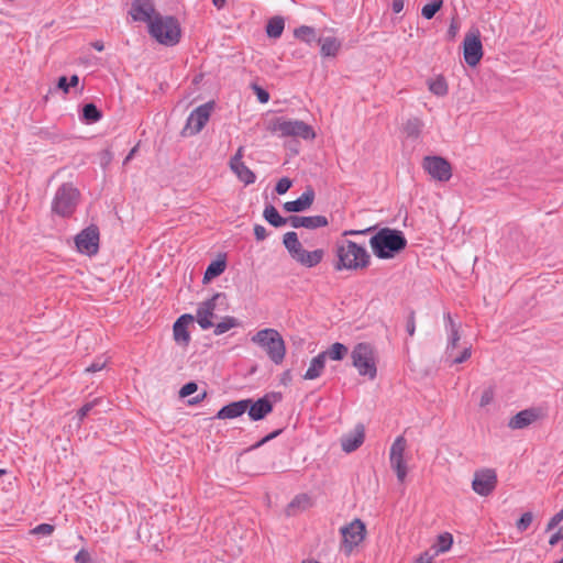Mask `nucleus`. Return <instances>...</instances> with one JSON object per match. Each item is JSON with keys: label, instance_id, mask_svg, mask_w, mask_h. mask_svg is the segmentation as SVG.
<instances>
[{"label": "nucleus", "instance_id": "4be33fe9", "mask_svg": "<svg viewBox=\"0 0 563 563\" xmlns=\"http://www.w3.org/2000/svg\"><path fill=\"white\" fill-rule=\"evenodd\" d=\"M289 224L294 229L306 228V229H318L329 224L327 217L324 216H290L288 217Z\"/></svg>", "mask_w": 563, "mask_h": 563}, {"label": "nucleus", "instance_id": "338daca9", "mask_svg": "<svg viewBox=\"0 0 563 563\" xmlns=\"http://www.w3.org/2000/svg\"><path fill=\"white\" fill-rule=\"evenodd\" d=\"M136 151H137V146H134V147L129 152V154L126 155V157L124 158V161H123V165H126V164H128V163L133 158V156L135 155Z\"/></svg>", "mask_w": 563, "mask_h": 563}, {"label": "nucleus", "instance_id": "a18cd8bd", "mask_svg": "<svg viewBox=\"0 0 563 563\" xmlns=\"http://www.w3.org/2000/svg\"><path fill=\"white\" fill-rule=\"evenodd\" d=\"M251 88L253 89V91L255 92L256 97H257V100L261 102V103H267L268 100H269V93L267 90H265L264 88L260 87L257 84H252L251 85Z\"/></svg>", "mask_w": 563, "mask_h": 563}, {"label": "nucleus", "instance_id": "9d476101", "mask_svg": "<svg viewBox=\"0 0 563 563\" xmlns=\"http://www.w3.org/2000/svg\"><path fill=\"white\" fill-rule=\"evenodd\" d=\"M213 108L214 101H208L192 110L181 134L184 136L198 134L209 121Z\"/></svg>", "mask_w": 563, "mask_h": 563}, {"label": "nucleus", "instance_id": "aec40b11", "mask_svg": "<svg viewBox=\"0 0 563 563\" xmlns=\"http://www.w3.org/2000/svg\"><path fill=\"white\" fill-rule=\"evenodd\" d=\"M155 13L152 0H132L130 14L134 21L147 22L153 21Z\"/></svg>", "mask_w": 563, "mask_h": 563}, {"label": "nucleus", "instance_id": "2eb2a0df", "mask_svg": "<svg viewBox=\"0 0 563 563\" xmlns=\"http://www.w3.org/2000/svg\"><path fill=\"white\" fill-rule=\"evenodd\" d=\"M497 483V473L494 468H481L474 473L472 488L477 495L487 497L495 490Z\"/></svg>", "mask_w": 563, "mask_h": 563}, {"label": "nucleus", "instance_id": "58836bf2", "mask_svg": "<svg viewBox=\"0 0 563 563\" xmlns=\"http://www.w3.org/2000/svg\"><path fill=\"white\" fill-rule=\"evenodd\" d=\"M453 543V537L451 533L445 532L438 537L437 543H435V554L444 553L449 551Z\"/></svg>", "mask_w": 563, "mask_h": 563}, {"label": "nucleus", "instance_id": "09e8293b", "mask_svg": "<svg viewBox=\"0 0 563 563\" xmlns=\"http://www.w3.org/2000/svg\"><path fill=\"white\" fill-rule=\"evenodd\" d=\"M107 365V360L99 357L95 360L87 368L86 372L96 373L103 369Z\"/></svg>", "mask_w": 563, "mask_h": 563}, {"label": "nucleus", "instance_id": "5701e85b", "mask_svg": "<svg viewBox=\"0 0 563 563\" xmlns=\"http://www.w3.org/2000/svg\"><path fill=\"white\" fill-rule=\"evenodd\" d=\"M364 439H365L364 426L357 424L352 432L344 434L341 438L342 450L346 453H351V452L355 451L356 449H358L363 444Z\"/></svg>", "mask_w": 563, "mask_h": 563}, {"label": "nucleus", "instance_id": "6ab92c4d", "mask_svg": "<svg viewBox=\"0 0 563 563\" xmlns=\"http://www.w3.org/2000/svg\"><path fill=\"white\" fill-rule=\"evenodd\" d=\"M194 322V317L189 313L181 314L173 325V336L175 342L181 346H188L190 333L188 325Z\"/></svg>", "mask_w": 563, "mask_h": 563}, {"label": "nucleus", "instance_id": "c03bdc74", "mask_svg": "<svg viewBox=\"0 0 563 563\" xmlns=\"http://www.w3.org/2000/svg\"><path fill=\"white\" fill-rule=\"evenodd\" d=\"M291 186H292V180L288 177H283L277 181V184L275 186V191L278 195H284L291 188Z\"/></svg>", "mask_w": 563, "mask_h": 563}, {"label": "nucleus", "instance_id": "de8ad7c7", "mask_svg": "<svg viewBox=\"0 0 563 563\" xmlns=\"http://www.w3.org/2000/svg\"><path fill=\"white\" fill-rule=\"evenodd\" d=\"M406 331H407V333L410 336H412L415 334V331H416V312L413 310H410L409 314L407 317Z\"/></svg>", "mask_w": 563, "mask_h": 563}, {"label": "nucleus", "instance_id": "603ef678", "mask_svg": "<svg viewBox=\"0 0 563 563\" xmlns=\"http://www.w3.org/2000/svg\"><path fill=\"white\" fill-rule=\"evenodd\" d=\"M563 520V508L555 514L547 525V531L553 530Z\"/></svg>", "mask_w": 563, "mask_h": 563}, {"label": "nucleus", "instance_id": "f8f14e48", "mask_svg": "<svg viewBox=\"0 0 563 563\" xmlns=\"http://www.w3.org/2000/svg\"><path fill=\"white\" fill-rule=\"evenodd\" d=\"M547 417L548 411L545 408L541 406H533L517 412L509 419L507 426L511 430H521L539 420L545 419Z\"/></svg>", "mask_w": 563, "mask_h": 563}, {"label": "nucleus", "instance_id": "79ce46f5", "mask_svg": "<svg viewBox=\"0 0 563 563\" xmlns=\"http://www.w3.org/2000/svg\"><path fill=\"white\" fill-rule=\"evenodd\" d=\"M471 355L472 346H466L457 356H454L452 354V357H446V361H450V365L462 364L466 362L471 357Z\"/></svg>", "mask_w": 563, "mask_h": 563}, {"label": "nucleus", "instance_id": "49530a36", "mask_svg": "<svg viewBox=\"0 0 563 563\" xmlns=\"http://www.w3.org/2000/svg\"><path fill=\"white\" fill-rule=\"evenodd\" d=\"M197 389H198V385L195 382H189L180 388L179 396L181 398L188 397V396L192 395L194 393H196Z\"/></svg>", "mask_w": 563, "mask_h": 563}, {"label": "nucleus", "instance_id": "0e129e2a", "mask_svg": "<svg viewBox=\"0 0 563 563\" xmlns=\"http://www.w3.org/2000/svg\"><path fill=\"white\" fill-rule=\"evenodd\" d=\"M113 158V154L110 148H106L101 152V159L103 164H109Z\"/></svg>", "mask_w": 563, "mask_h": 563}, {"label": "nucleus", "instance_id": "69168bd1", "mask_svg": "<svg viewBox=\"0 0 563 563\" xmlns=\"http://www.w3.org/2000/svg\"><path fill=\"white\" fill-rule=\"evenodd\" d=\"M206 396H207V393H206V391H203L202 394L197 395L196 397H194L192 399H190V400L188 401V404H189V405H197V404L201 402V401L206 398Z\"/></svg>", "mask_w": 563, "mask_h": 563}, {"label": "nucleus", "instance_id": "c85d7f7f", "mask_svg": "<svg viewBox=\"0 0 563 563\" xmlns=\"http://www.w3.org/2000/svg\"><path fill=\"white\" fill-rule=\"evenodd\" d=\"M263 217L271 225L275 228H280L286 223H289L288 218L282 217L273 205L265 206Z\"/></svg>", "mask_w": 563, "mask_h": 563}, {"label": "nucleus", "instance_id": "bb28decb", "mask_svg": "<svg viewBox=\"0 0 563 563\" xmlns=\"http://www.w3.org/2000/svg\"><path fill=\"white\" fill-rule=\"evenodd\" d=\"M318 42L321 45L320 54L323 57H335L341 48V42L333 36L320 37Z\"/></svg>", "mask_w": 563, "mask_h": 563}, {"label": "nucleus", "instance_id": "bf43d9fd", "mask_svg": "<svg viewBox=\"0 0 563 563\" xmlns=\"http://www.w3.org/2000/svg\"><path fill=\"white\" fill-rule=\"evenodd\" d=\"M56 88L63 90L64 93H68L69 85L66 76H62L58 78Z\"/></svg>", "mask_w": 563, "mask_h": 563}, {"label": "nucleus", "instance_id": "3c124183", "mask_svg": "<svg viewBox=\"0 0 563 563\" xmlns=\"http://www.w3.org/2000/svg\"><path fill=\"white\" fill-rule=\"evenodd\" d=\"M309 504V497L305 494L296 496L290 504L288 505L289 508L300 507L302 505V508H306Z\"/></svg>", "mask_w": 563, "mask_h": 563}, {"label": "nucleus", "instance_id": "423d86ee", "mask_svg": "<svg viewBox=\"0 0 563 563\" xmlns=\"http://www.w3.org/2000/svg\"><path fill=\"white\" fill-rule=\"evenodd\" d=\"M268 130L280 137L292 136L303 140H313L316 137L311 125L300 120H291L284 117L274 118L269 122Z\"/></svg>", "mask_w": 563, "mask_h": 563}, {"label": "nucleus", "instance_id": "2f4dec72", "mask_svg": "<svg viewBox=\"0 0 563 563\" xmlns=\"http://www.w3.org/2000/svg\"><path fill=\"white\" fill-rule=\"evenodd\" d=\"M422 126L423 123L419 118H410L404 124V132L408 137L418 139Z\"/></svg>", "mask_w": 563, "mask_h": 563}, {"label": "nucleus", "instance_id": "9b49d317", "mask_svg": "<svg viewBox=\"0 0 563 563\" xmlns=\"http://www.w3.org/2000/svg\"><path fill=\"white\" fill-rule=\"evenodd\" d=\"M99 228L96 224L81 230L75 238L77 251L81 254L92 256L99 251Z\"/></svg>", "mask_w": 563, "mask_h": 563}, {"label": "nucleus", "instance_id": "c756f323", "mask_svg": "<svg viewBox=\"0 0 563 563\" xmlns=\"http://www.w3.org/2000/svg\"><path fill=\"white\" fill-rule=\"evenodd\" d=\"M102 118V112L92 102L86 103L82 107L80 120L86 124L98 122Z\"/></svg>", "mask_w": 563, "mask_h": 563}, {"label": "nucleus", "instance_id": "7ed1b4c3", "mask_svg": "<svg viewBox=\"0 0 563 563\" xmlns=\"http://www.w3.org/2000/svg\"><path fill=\"white\" fill-rule=\"evenodd\" d=\"M148 33L159 44L166 46L178 44L181 37L180 24L173 15L154 14L153 21L148 25Z\"/></svg>", "mask_w": 563, "mask_h": 563}, {"label": "nucleus", "instance_id": "a878e982", "mask_svg": "<svg viewBox=\"0 0 563 563\" xmlns=\"http://www.w3.org/2000/svg\"><path fill=\"white\" fill-rule=\"evenodd\" d=\"M325 367V353H319L316 357H313L310 362V365L302 378L307 380H312L321 376Z\"/></svg>", "mask_w": 563, "mask_h": 563}, {"label": "nucleus", "instance_id": "39448f33", "mask_svg": "<svg viewBox=\"0 0 563 563\" xmlns=\"http://www.w3.org/2000/svg\"><path fill=\"white\" fill-rule=\"evenodd\" d=\"M252 341L266 351L269 360L279 365L283 363L286 354L285 341L280 333L272 328L260 330Z\"/></svg>", "mask_w": 563, "mask_h": 563}, {"label": "nucleus", "instance_id": "b1692460", "mask_svg": "<svg viewBox=\"0 0 563 563\" xmlns=\"http://www.w3.org/2000/svg\"><path fill=\"white\" fill-rule=\"evenodd\" d=\"M444 322H445V330L449 333L448 339V345L445 349V355L446 357H452V352L457 346V343L461 339L460 335V324L456 323L453 319L450 312L444 313Z\"/></svg>", "mask_w": 563, "mask_h": 563}, {"label": "nucleus", "instance_id": "6e6d98bb", "mask_svg": "<svg viewBox=\"0 0 563 563\" xmlns=\"http://www.w3.org/2000/svg\"><path fill=\"white\" fill-rule=\"evenodd\" d=\"M75 561L77 563H91V556L88 551L81 549L76 555Z\"/></svg>", "mask_w": 563, "mask_h": 563}, {"label": "nucleus", "instance_id": "13d9d810", "mask_svg": "<svg viewBox=\"0 0 563 563\" xmlns=\"http://www.w3.org/2000/svg\"><path fill=\"white\" fill-rule=\"evenodd\" d=\"M493 398H494V393L492 389L484 390V393L482 394V397H481V401H479L481 407H485L488 404H490Z\"/></svg>", "mask_w": 563, "mask_h": 563}, {"label": "nucleus", "instance_id": "a211bd4d", "mask_svg": "<svg viewBox=\"0 0 563 563\" xmlns=\"http://www.w3.org/2000/svg\"><path fill=\"white\" fill-rule=\"evenodd\" d=\"M244 148L240 146L236 153L230 159V168L236 175L238 179L244 185L254 184L255 174L242 161Z\"/></svg>", "mask_w": 563, "mask_h": 563}, {"label": "nucleus", "instance_id": "7c9ffc66", "mask_svg": "<svg viewBox=\"0 0 563 563\" xmlns=\"http://www.w3.org/2000/svg\"><path fill=\"white\" fill-rule=\"evenodd\" d=\"M285 21L282 16H274L268 20L266 25V33L268 37L278 38L283 34Z\"/></svg>", "mask_w": 563, "mask_h": 563}, {"label": "nucleus", "instance_id": "412c9836", "mask_svg": "<svg viewBox=\"0 0 563 563\" xmlns=\"http://www.w3.org/2000/svg\"><path fill=\"white\" fill-rule=\"evenodd\" d=\"M314 198L316 194L313 188L308 187L296 200L285 202L283 208L286 212H302L312 206Z\"/></svg>", "mask_w": 563, "mask_h": 563}, {"label": "nucleus", "instance_id": "393cba45", "mask_svg": "<svg viewBox=\"0 0 563 563\" xmlns=\"http://www.w3.org/2000/svg\"><path fill=\"white\" fill-rule=\"evenodd\" d=\"M249 404L245 399H241L238 401H232L225 406H223L214 416V419L225 420V419H235L244 415L249 408Z\"/></svg>", "mask_w": 563, "mask_h": 563}, {"label": "nucleus", "instance_id": "cd10ccee", "mask_svg": "<svg viewBox=\"0 0 563 563\" xmlns=\"http://www.w3.org/2000/svg\"><path fill=\"white\" fill-rule=\"evenodd\" d=\"M227 267L225 258H218L212 261L208 266L203 274L202 283L207 284L213 278L220 276Z\"/></svg>", "mask_w": 563, "mask_h": 563}, {"label": "nucleus", "instance_id": "052dcab7", "mask_svg": "<svg viewBox=\"0 0 563 563\" xmlns=\"http://www.w3.org/2000/svg\"><path fill=\"white\" fill-rule=\"evenodd\" d=\"M563 539V528H560L555 533H553L549 540V544L554 547L559 543V541Z\"/></svg>", "mask_w": 563, "mask_h": 563}, {"label": "nucleus", "instance_id": "6e6552de", "mask_svg": "<svg viewBox=\"0 0 563 563\" xmlns=\"http://www.w3.org/2000/svg\"><path fill=\"white\" fill-rule=\"evenodd\" d=\"M79 191L70 184H63L56 191L52 210L62 217H69L76 209Z\"/></svg>", "mask_w": 563, "mask_h": 563}, {"label": "nucleus", "instance_id": "ddd939ff", "mask_svg": "<svg viewBox=\"0 0 563 563\" xmlns=\"http://www.w3.org/2000/svg\"><path fill=\"white\" fill-rule=\"evenodd\" d=\"M463 55L465 63L475 67L483 57V44L481 41V33L477 29L472 30L465 34L463 41Z\"/></svg>", "mask_w": 563, "mask_h": 563}, {"label": "nucleus", "instance_id": "a19ab883", "mask_svg": "<svg viewBox=\"0 0 563 563\" xmlns=\"http://www.w3.org/2000/svg\"><path fill=\"white\" fill-rule=\"evenodd\" d=\"M101 401V398H95L91 401L86 402L78 411L77 418L79 422H82L84 419L89 415V412Z\"/></svg>", "mask_w": 563, "mask_h": 563}, {"label": "nucleus", "instance_id": "680f3d73", "mask_svg": "<svg viewBox=\"0 0 563 563\" xmlns=\"http://www.w3.org/2000/svg\"><path fill=\"white\" fill-rule=\"evenodd\" d=\"M434 555L424 552L416 559V563H432Z\"/></svg>", "mask_w": 563, "mask_h": 563}, {"label": "nucleus", "instance_id": "f257e3e1", "mask_svg": "<svg viewBox=\"0 0 563 563\" xmlns=\"http://www.w3.org/2000/svg\"><path fill=\"white\" fill-rule=\"evenodd\" d=\"M369 245L376 257L389 260L406 249L407 239L400 230L383 228L371 238Z\"/></svg>", "mask_w": 563, "mask_h": 563}, {"label": "nucleus", "instance_id": "e2e57ef3", "mask_svg": "<svg viewBox=\"0 0 563 563\" xmlns=\"http://www.w3.org/2000/svg\"><path fill=\"white\" fill-rule=\"evenodd\" d=\"M406 0H393L391 9L394 13H400L404 9Z\"/></svg>", "mask_w": 563, "mask_h": 563}, {"label": "nucleus", "instance_id": "774afa93", "mask_svg": "<svg viewBox=\"0 0 563 563\" xmlns=\"http://www.w3.org/2000/svg\"><path fill=\"white\" fill-rule=\"evenodd\" d=\"M456 32H457V25L454 22H452L449 26L448 34L450 37H454L456 35Z\"/></svg>", "mask_w": 563, "mask_h": 563}, {"label": "nucleus", "instance_id": "37998d69", "mask_svg": "<svg viewBox=\"0 0 563 563\" xmlns=\"http://www.w3.org/2000/svg\"><path fill=\"white\" fill-rule=\"evenodd\" d=\"M532 520H533L532 512L527 511V512L522 514L521 517L518 519L516 527L520 532H523L529 528Z\"/></svg>", "mask_w": 563, "mask_h": 563}, {"label": "nucleus", "instance_id": "4468645a", "mask_svg": "<svg viewBox=\"0 0 563 563\" xmlns=\"http://www.w3.org/2000/svg\"><path fill=\"white\" fill-rule=\"evenodd\" d=\"M407 441L402 435H399L395 439L394 443L390 446L389 452V462L391 468L395 471L397 475V479L402 483L407 476V463L405 461L404 454L406 451Z\"/></svg>", "mask_w": 563, "mask_h": 563}, {"label": "nucleus", "instance_id": "c9c22d12", "mask_svg": "<svg viewBox=\"0 0 563 563\" xmlns=\"http://www.w3.org/2000/svg\"><path fill=\"white\" fill-rule=\"evenodd\" d=\"M227 301V295L224 292H217L211 298L202 302V305L199 307L206 312H211L213 316V312L216 310L217 303H225Z\"/></svg>", "mask_w": 563, "mask_h": 563}, {"label": "nucleus", "instance_id": "dca6fc26", "mask_svg": "<svg viewBox=\"0 0 563 563\" xmlns=\"http://www.w3.org/2000/svg\"><path fill=\"white\" fill-rule=\"evenodd\" d=\"M423 169L438 181H449L452 177V167L448 159L441 156H426L422 162Z\"/></svg>", "mask_w": 563, "mask_h": 563}, {"label": "nucleus", "instance_id": "f3484780", "mask_svg": "<svg viewBox=\"0 0 563 563\" xmlns=\"http://www.w3.org/2000/svg\"><path fill=\"white\" fill-rule=\"evenodd\" d=\"M271 397L275 399H280L282 395L279 393L266 394L257 400H253L252 398H246L245 401L249 404V408L246 410L250 419L252 421L263 420L267 415L273 411V401Z\"/></svg>", "mask_w": 563, "mask_h": 563}, {"label": "nucleus", "instance_id": "ea45409f", "mask_svg": "<svg viewBox=\"0 0 563 563\" xmlns=\"http://www.w3.org/2000/svg\"><path fill=\"white\" fill-rule=\"evenodd\" d=\"M212 317L211 312H206L200 308L197 309V322L201 329L207 330L213 327Z\"/></svg>", "mask_w": 563, "mask_h": 563}, {"label": "nucleus", "instance_id": "864d4df0", "mask_svg": "<svg viewBox=\"0 0 563 563\" xmlns=\"http://www.w3.org/2000/svg\"><path fill=\"white\" fill-rule=\"evenodd\" d=\"M282 432H283V429H277V430L271 432L269 434L264 437L262 440H260L256 444H254L252 448L253 449H257V448L262 446L266 442H268V441L275 439L276 437H278Z\"/></svg>", "mask_w": 563, "mask_h": 563}, {"label": "nucleus", "instance_id": "0eeeda50", "mask_svg": "<svg viewBox=\"0 0 563 563\" xmlns=\"http://www.w3.org/2000/svg\"><path fill=\"white\" fill-rule=\"evenodd\" d=\"M352 364L361 376L374 379L377 375L375 352L369 343H357L351 353Z\"/></svg>", "mask_w": 563, "mask_h": 563}, {"label": "nucleus", "instance_id": "72a5a7b5", "mask_svg": "<svg viewBox=\"0 0 563 563\" xmlns=\"http://www.w3.org/2000/svg\"><path fill=\"white\" fill-rule=\"evenodd\" d=\"M323 353H325V358L330 357L334 361H341L347 354V347L342 343L335 342Z\"/></svg>", "mask_w": 563, "mask_h": 563}, {"label": "nucleus", "instance_id": "1a4fd4ad", "mask_svg": "<svg viewBox=\"0 0 563 563\" xmlns=\"http://www.w3.org/2000/svg\"><path fill=\"white\" fill-rule=\"evenodd\" d=\"M340 532L342 534L341 551L350 556L365 539L366 526L361 519L356 518L349 525L341 527Z\"/></svg>", "mask_w": 563, "mask_h": 563}, {"label": "nucleus", "instance_id": "f704fd0d", "mask_svg": "<svg viewBox=\"0 0 563 563\" xmlns=\"http://www.w3.org/2000/svg\"><path fill=\"white\" fill-rule=\"evenodd\" d=\"M239 324L240 323L236 318L227 316L222 319V321H220L219 323H217L214 325L213 333L216 335H221V334L225 333L227 331L231 330L232 328L238 327Z\"/></svg>", "mask_w": 563, "mask_h": 563}, {"label": "nucleus", "instance_id": "e433bc0d", "mask_svg": "<svg viewBox=\"0 0 563 563\" xmlns=\"http://www.w3.org/2000/svg\"><path fill=\"white\" fill-rule=\"evenodd\" d=\"M442 7L443 0H432L422 7L421 15L427 20H431L441 10Z\"/></svg>", "mask_w": 563, "mask_h": 563}, {"label": "nucleus", "instance_id": "4c0bfd02", "mask_svg": "<svg viewBox=\"0 0 563 563\" xmlns=\"http://www.w3.org/2000/svg\"><path fill=\"white\" fill-rule=\"evenodd\" d=\"M429 90L437 96H445L448 93V84L444 77L439 76L429 82Z\"/></svg>", "mask_w": 563, "mask_h": 563}, {"label": "nucleus", "instance_id": "473e14b6", "mask_svg": "<svg viewBox=\"0 0 563 563\" xmlns=\"http://www.w3.org/2000/svg\"><path fill=\"white\" fill-rule=\"evenodd\" d=\"M294 35L307 44H312L316 41V31L312 26L301 25L295 29Z\"/></svg>", "mask_w": 563, "mask_h": 563}, {"label": "nucleus", "instance_id": "20e7f679", "mask_svg": "<svg viewBox=\"0 0 563 563\" xmlns=\"http://www.w3.org/2000/svg\"><path fill=\"white\" fill-rule=\"evenodd\" d=\"M283 244L290 257L299 263L300 265L311 268L321 263L324 251L321 249H317L314 251H306L299 239L298 234L295 231H290L284 234Z\"/></svg>", "mask_w": 563, "mask_h": 563}, {"label": "nucleus", "instance_id": "4d7b16f0", "mask_svg": "<svg viewBox=\"0 0 563 563\" xmlns=\"http://www.w3.org/2000/svg\"><path fill=\"white\" fill-rule=\"evenodd\" d=\"M253 230L257 241H263L267 238V231L262 224H255Z\"/></svg>", "mask_w": 563, "mask_h": 563}, {"label": "nucleus", "instance_id": "5fc2aeb1", "mask_svg": "<svg viewBox=\"0 0 563 563\" xmlns=\"http://www.w3.org/2000/svg\"><path fill=\"white\" fill-rule=\"evenodd\" d=\"M374 230H376L375 225L368 227V228L363 229V230H346V231L343 232V236H346V235H366V234L373 232Z\"/></svg>", "mask_w": 563, "mask_h": 563}, {"label": "nucleus", "instance_id": "f03ea898", "mask_svg": "<svg viewBox=\"0 0 563 563\" xmlns=\"http://www.w3.org/2000/svg\"><path fill=\"white\" fill-rule=\"evenodd\" d=\"M335 271H356L366 268L371 263V255L366 249L351 240H343L336 244Z\"/></svg>", "mask_w": 563, "mask_h": 563}, {"label": "nucleus", "instance_id": "8fccbe9b", "mask_svg": "<svg viewBox=\"0 0 563 563\" xmlns=\"http://www.w3.org/2000/svg\"><path fill=\"white\" fill-rule=\"evenodd\" d=\"M53 531H54V526L49 525V523H41L32 530V532L34 534H43V536H49L53 533Z\"/></svg>", "mask_w": 563, "mask_h": 563}]
</instances>
